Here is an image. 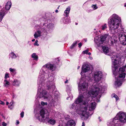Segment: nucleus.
Wrapping results in <instances>:
<instances>
[{
    "label": "nucleus",
    "instance_id": "f3484780",
    "mask_svg": "<svg viewBox=\"0 0 126 126\" xmlns=\"http://www.w3.org/2000/svg\"><path fill=\"white\" fill-rule=\"evenodd\" d=\"M76 124L73 120H70L68 121L67 124V126H75Z\"/></svg>",
    "mask_w": 126,
    "mask_h": 126
},
{
    "label": "nucleus",
    "instance_id": "c9c22d12",
    "mask_svg": "<svg viewBox=\"0 0 126 126\" xmlns=\"http://www.w3.org/2000/svg\"><path fill=\"white\" fill-rule=\"evenodd\" d=\"M88 49H87L85 51H83L82 52V53L83 54H87V53H88Z\"/></svg>",
    "mask_w": 126,
    "mask_h": 126
},
{
    "label": "nucleus",
    "instance_id": "a878e982",
    "mask_svg": "<svg viewBox=\"0 0 126 126\" xmlns=\"http://www.w3.org/2000/svg\"><path fill=\"white\" fill-rule=\"evenodd\" d=\"M107 28V24H105L102 25L101 28L102 30H104L106 29Z\"/></svg>",
    "mask_w": 126,
    "mask_h": 126
},
{
    "label": "nucleus",
    "instance_id": "39448f33",
    "mask_svg": "<svg viewBox=\"0 0 126 126\" xmlns=\"http://www.w3.org/2000/svg\"><path fill=\"white\" fill-rule=\"evenodd\" d=\"M120 123L122 124L126 123V113L119 112L108 125V126H120Z\"/></svg>",
    "mask_w": 126,
    "mask_h": 126
},
{
    "label": "nucleus",
    "instance_id": "ddd939ff",
    "mask_svg": "<svg viewBox=\"0 0 126 126\" xmlns=\"http://www.w3.org/2000/svg\"><path fill=\"white\" fill-rule=\"evenodd\" d=\"M7 13L6 12L4 9H2L0 11V22H1L5 14Z\"/></svg>",
    "mask_w": 126,
    "mask_h": 126
},
{
    "label": "nucleus",
    "instance_id": "8fccbe9b",
    "mask_svg": "<svg viewBox=\"0 0 126 126\" xmlns=\"http://www.w3.org/2000/svg\"><path fill=\"white\" fill-rule=\"evenodd\" d=\"M124 7H126V3L124 4Z\"/></svg>",
    "mask_w": 126,
    "mask_h": 126
},
{
    "label": "nucleus",
    "instance_id": "2f4dec72",
    "mask_svg": "<svg viewBox=\"0 0 126 126\" xmlns=\"http://www.w3.org/2000/svg\"><path fill=\"white\" fill-rule=\"evenodd\" d=\"M64 118L66 120H67L70 118V116L68 115H66L64 116Z\"/></svg>",
    "mask_w": 126,
    "mask_h": 126
},
{
    "label": "nucleus",
    "instance_id": "473e14b6",
    "mask_svg": "<svg viewBox=\"0 0 126 126\" xmlns=\"http://www.w3.org/2000/svg\"><path fill=\"white\" fill-rule=\"evenodd\" d=\"M41 104L42 105L44 106L45 105H47V102H44L42 101L41 102Z\"/></svg>",
    "mask_w": 126,
    "mask_h": 126
},
{
    "label": "nucleus",
    "instance_id": "ea45409f",
    "mask_svg": "<svg viewBox=\"0 0 126 126\" xmlns=\"http://www.w3.org/2000/svg\"><path fill=\"white\" fill-rule=\"evenodd\" d=\"M78 45L79 46V48L81 47L82 46V43H80L78 44Z\"/></svg>",
    "mask_w": 126,
    "mask_h": 126
},
{
    "label": "nucleus",
    "instance_id": "393cba45",
    "mask_svg": "<svg viewBox=\"0 0 126 126\" xmlns=\"http://www.w3.org/2000/svg\"><path fill=\"white\" fill-rule=\"evenodd\" d=\"M14 102L13 101H12L10 103V104L8 106V108L10 110H11L13 109L14 107Z\"/></svg>",
    "mask_w": 126,
    "mask_h": 126
},
{
    "label": "nucleus",
    "instance_id": "72a5a7b5",
    "mask_svg": "<svg viewBox=\"0 0 126 126\" xmlns=\"http://www.w3.org/2000/svg\"><path fill=\"white\" fill-rule=\"evenodd\" d=\"M38 41L37 40H36L35 43H34V46H38L39 45V44L37 43Z\"/></svg>",
    "mask_w": 126,
    "mask_h": 126
},
{
    "label": "nucleus",
    "instance_id": "3c124183",
    "mask_svg": "<svg viewBox=\"0 0 126 126\" xmlns=\"http://www.w3.org/2000/svg\"><path fill=\"white\" fill-rule=\"evenodd\" d=\"M80 67V66H79L77 68L78 69H79Z\"/></svg>",
    "mask_w": 126,
    "mask_h": 126
},
{
    "label": "nucleus",
    "instance_id": "c03bdc74",
    "mask_svg": "<svg viewBox=\"0 0 126 126\" xmlns=\"http://www.w3.org/2000/svg\"><path fill=\"white\" fill-rule=\"evenodd\" d=\"M9 104V103L7 101L6 102V105H8Z\"/></svg>",
    "mask_w": 126,
    "mask_h": 126
},
{
    "label": "nucleus",
    "instance_id": "0eeeda50",
    "mask_svg": "<svg viewBox=\"0 0 126 126\" xmlns=\"http://www.w3.org/2000/svg\"><path fill=\"white\" fill-rule=\"evenodd\" d=\"M88 103L85 104V106L86 107L85 110V114L82 115V118H84V119H87L89 117V116L91 115L93 113V111L95 108L96 104L94 102H91L89 105V110L88 111L87 109Z\"/></svg>",
    "mask_w": 126,
    "mask_h": 126
},
{
    "label": "nucleus",
    "instance_id": "6e6552de",
    "mask_svg": "<svg viewBox=\"0 0 126 126\" xmlns=\"http://www.w3.org/2000/svg\"><path fill=\"white\" fill-rule=\"evenodd\" d=\"M79 105L78 104H76L75 103H73L70 107V109H75L77 113L80 115L82 117V115H84V114H85V110L84 113L83 112V111L81 110H80V106L79 107H78Z\"/></svg>",
    "mask_w": 126,
    "mask_h": 126
},
{
    "label": "nucleus",
    "instance_id": "c85d7f7f",
    "mask_svg": "<svg viewBox=\"0 0 126 126\" xmlns=\"http://www.w3.org/2000/svg\"><path fill=\"white\" fill-rule=\"evenodd\" d=\"M9 70L11 72H12V73H15L16 72V70L12 68H10Z\"/></svg>",
    "mask_w": 126,
    "mask_h": 126
},
{
    "label": "nucleus",
    "instance_id": "864d4df0",
    "mask_svg": "<svg viewBox=\"0 0 126 126\" xmlns=\"http://www.w3.org/2000/svg\"><path fill=\"white\" fill-rule=\"evenodd\" d=\"M58 61H59L60 60H58Z\"/></svg>",
    "mask_w": 126,
    "mask_h": 126
},
{
    "label": "nucleus",
    "instance_id": "a19ab883",
    "mask_svg": "<svg viewBox=\"0 0 126 126\" xmlns=\"http://www.w3.org/2000/svg\"><path fill=\"white\" fill-rule=\"evenodd\" d=\"M81 126H85V123L84 122H83L82 123V125Z\"/></svg>",
    "mask_w": 126,
    "mask_h": 126
},
{
    "label": "nucleus",
    "instance_id": "a18cd8bd",
    "mask_svg": "<svg viewBox=\"0 0 126 126\" xmlns=\"http://www.w3.org/2000/svg\"><path fill=\"white\" fill-rule=\"evenodd\" d=\"M55 12L56 13H57L58 12V10H56Z\"/></svg>",
    "mask_w": 126,
    "mask_h": 126
},
{
    "label": "nucleus",
    "instance_id": "a211bd4d",
    "mask_svg": "<svg viewBox=\"0 0 126 126\" xmlns=\"http://www.w3.org/2000/svg\"><path fill=\"white\" fill-rule=\"evenodd\" d=\"M61 21L64 23L67 24L70 23V20L68 18L64 17L62 19Z\"/></svg>",
    "mask_w": 126,
    "mask_h": 126
},
{
    "label": "nucleus",
    "instance_id": "cd10ccee",
    "mask_svg": "<svg viewBox=\"0 0 126 126\" xmlns=\"http://www.w3.org/2000/svg\"><path fill=\"white\" fill-rule=\"evenodd\" d=\"M112 97L115 98L116 101H117L119 99V97L115 94H113L111 95Z\"/></svg>",
    "mask_w": 126,
    "mask_h": 126
},
{
    "label": "nucleus",
    "instance_id": "09e8293b",
    "mask_svg": "<svg viewBox=\"0 0 126 126\" xmlns=\"http://www.w3.org/2000/svg\"><path fill=\"white\" fill-rule=\"evenodd\" d=\"M100 117H98V118L99 119V121L100 122L101 121V120L100 119Z\"/></svg>",
    "mask_w": 126,
    "mask_h": 126
},
{
    "label": "nucleus",
    "instance_id": "f8f14e48",
    "mask_svg": "<svg viewBox=\"0 0 126 126\" xmlns=\"http://www.w3.org/2000/svg\"><path fill=\"white\" fill-rule=\"evenodd\" d=\"M90 68L89 65L87 64H84L82 66L81 68V71L80 73L81 75L82 76L83 72L86 73L88 71H90V73H92V71L90 70Z\"/></svg>",
    "mask_w": 126,
    "mask_h": 126
},
{
    "label": "nucleus",
    "instance_id": "6e6d98bb",
    "mask_svg": "<svg viewBox=\"0 0 126 126\" xmlns=\"http://www.w3.org/2000/svg\"><path fill=\"white\" fill-rule=\"evenodd\" d=\"M59 7H58V8H59Z\"/></svg>",
    "mask_w": 126,
    "mask_h": 126
},
{
    "label": "nucleus",
    "instance_id": "79ce46f5",
    "mask_svg": "<svg viewBox=\"0 0 126 126\" xmlns=\"http://www.w3.org/2000/svg\"><path fill=\"white\" fill-rule=\"evenodd\" d=\"M68 80H66V81H65V83H68Z\"/></svg>",
    "mask_w": 126,
    "mask_h": 126
},
{
    "label": "nucleus",
    "instance_id": "f257e3e1",
    "mask_svg": "<svg viewBox=\"0 0 126 126\" xmlns=\"http://www.w3.org/2000/svg\"><path fill=\"white\" fill-rule=\"evenodd\" d=\"M102 75V72L101 71L95 72L94 76L95 82L91 87L90 91L86 95L84 93H83L82 94H79L78 97L75 100V103L78 104L80 103H82V105L80 106L79 109L83 111L84 113L85 112L84 110L86 109L85 105L88 103L90 99L91 98V97L94 98L95 99L94 100L97 102H99L101 94L106 89L105 87H102L100 84L101 82V80Z\"/></svg>",
    "mask_w": 126,
    "mask_h": 126
},
{
    "label": "nucleus",
    "instance_id": "aec40b11",
    "mask_svg": "<svg viewBox=\"0 0 126 126\" xmlns=\"http://www.w3.org/2000/svg\"><path fill=\"white\" fill-rule=\"evenodd\" d=\"M10 85V82L6 79H5L3 82V86L7 88L9 87Z\"/></svg>",
    "mask_w": 126,
    "mask_h": 126
},
{
    "label": "nucleus",
    "instance_id": "423d86ee",
    "mask_svg": "<svg viewBox=\"0 0 126 126\" xmlns=\"http://www.w3.org/2000/svg\"><path fill=\"white\" fill-rule=\"evenodd\" d=\"M48 111L46 109H42L41 110L39 113H36L35 116L40 122H44L47 120L48 123L52 125L54 124L55 121L54 119H50L48 120Z\"/></svg>",
    "mask_w": 126,
    "mask_h": 126
},
{
    "label": "nucleus",
    "instance_id": "b1692460",
    "mask_svg": "<svg viewBox=\"0 0 126 126\" xmlns=\"http://www.w3.org/2000/svg\"><path fill=\"white\" fill-rule=\"evenodd\" d=\"M10 57L12 59H15L17 57V56L14 52L11 53L10 54Z\"/></svg>",
    "mask_w": 126,
    "mask_h": 126
},
{
    "label": "nucleus",
    "instance_id": "bb28decb",
    "mask_svg": "<svg viewBox=\"0 0 126 126\" xmlns=\"http://www.w3.org/2000/svg\"><path fill=\"white\" fill-rule=\"evenodd\" d=\"M79 42V41H75L73 43L71 46L70 47V48L71 49H72L76 45L77 43L78 42Z\"/></svg>",
    "mask_w": 126,
    "mask_h": 126
},
{
    "label": "nucleus",
    "instance_id": "58836bf2",
    "mask_svg": "<svg viewBox=\"0 0 126 126\" xmlns=\"http://www.w3.org/2000/svg\"><path fill=\"white\" fill-rule=\"evenodd\" d=\"M0 104L3 105H4L5 104V103L3 102L0 100Z\"/></svg>",
    "mask_w": 126,
    "mask_h": 126
},
{
    "label": "nucleus",
    "instance_id": "4468645a",
    "mask_svg": "<svg viewBox=\"0 0 126 126\" xmlns=\"http://www.w3.org/2000/svg\"><path fill=\"white\" fill-rule=\"evenodd\" d=\"M102 51L105 54L109 55L108 54L110 52V49L108 47L104 46L102 47Z\"/></svg>",
    "mask_w": 126,
    "mask_h": 126
},
{
    "label": "nucleus",
    "instance_id": "dca6fc26",
    "mask_svg": "<svg viewBox=\"0 0 126 126\" xmlns=\"http://www.w3.org/2000/svg\"><path fill=\"white\" fill-rule=\"evenodd\" d=\"M115 36V35L114 34L111 37L110 41L111 44H113L117 41V37H116Z\"/></svg>",
    "mask_w": 126,
    "mask_h": 126
},
{
    "label": "nucleus",
    "instance_id": "7c9ffc66",
    "mask_svg": "<svg viewBox=\"0 0 126 126\" xmlns=\"http://www.w3.org/2000/svg\"><path fill=\"white\" fill-rule=\"evenodd\" d=\"M9 77V74L7 73H6L5 75L4 79H6L7 78H8Z\"/></svg>",
    "mask_w": 126,
    "mask_h": 126
},
{
    "label": "nucleus",
    "instance_id": "f03ea898",
    "mask_svg": "<svg viewBox=\"0 0 126 126\" xmlns=\"http://www.w3.org/2000/svg\"><path fill=\"white\" fill-rule=\"evenodd\" d=\"M55 67L53 64L49 63L44 65L40 71L38 79V85L37 94L36 96L37 97L36 101H38L39 98L43 97L44 99H49L48 106L53 108L54 106L55 103L58 100L57 97L55 96H48L47 91L43 89V87L44 85L47 80L46 76L48 74L49 69L52 71L54 70Z\"/></svg>",
    "mask_w": 126,
    "mask_h": 126
},
{
    "label": "nucleus",
    "instance_id": "5fc2aeb1",
    "mask_svg": "<svg viewBox=\"0 0 126 126\" xmlns=\"http://www.w3.org/2000/svg\"><path fill=\"white\" fill-rule=\"evenodd\" d=\"M76 25H77V23H76Z\"/></svg>",
    "mask_w": 126,
    "mask_h": 126
},
{
    "label": "nucleus",
    "instance_id": "1a4fd4ad",
    "mask_svg": "<svg viewBox=\"0 0 126 126\" xmlns=\"http://www.w3.org/2000/svg\"><path fill=\"white\" fill-rule=\"evenodd\" d=\"M108 35L105 34L101 36L99 39L97 37H95L94 38V41L97 47H100V44L102 43L104 41L106 38L107 37Z\"/></svg>",
    "mask_w": 126,
    "mask_h": 126
},
{
    "label": "nucleus",
    "instance_id": "37998d69",
    "mask_svg": "<svg viewBox=\"0 0 126 126\" xmlns=\"http://www.w3.org/2000/svg\"><path fill=\"white\" fill-rule=\"evenodd\" d=\"M19 123V122L18 121H17L16 123V125H17Z\"/></svg>",
    "mask_w": 126,
    "mask_h": 126
},
{
    "label": "nucleus",
    "instance_id": "4be33fe9",
    "mask_svg": "<svg viewBox=\"0 0 126 126\" xmlns=\"http://www.w3.org/2000/svg\"><path fill=\"white\" fill-rule=\"evenodd\" d=\"M32 57L33 58V60L36 61L37 60L38 57L35 53H33L32 55Z\"/></svg>",
    "mask_w": 126,
    "mask_h": 126
},
{
    "label": "nucleus",
    "instance_id": "49530a36",
    "mask_svg": "<svg viewBox=\"0 0 126 126\" xmlns=\"http://www.w3.org/2000/svg\"><path fill=\"white\" fill-rule=\"evenodd\" d=\"M35 39H32V42H34V41H35Z\"/></svg>",
    "mask_w": 126,
    "mask_h": 126
},
{
    "label": "nucleus",
    "instance_id": "603ef678",
    "mask_svg": "<svg viewBox=\"0 0 126 126\" xmlns=\"http://www.w3.org/2000/svg\"><path fill=\"white\" fill-rule=\"evenodd\" d=\"M14 94H13L12 95V97H13V98H14Z\"/></svg>",
    "mask_w": 126,
    "mask_h": 126
},
{
    "label": "nucleus",
    "instance_id": "9d476101",
    "mask_svg": "<svg viewBox=\"0 0 126 126\" xmlns=\"http://www.w3.org/2000/svg\"><path fill=\"white\" fill-rule=\"evenodd\" d=\"M52 74L48 75V80L50 82L49 85H48L47 86L49 90L50 89L52 90H54L55 88V86L53 81L54 80V77L53 76Z\"/></svg>",
    "mask_w": 126,
    "mask_h": 126
},
{
    "label": "nucleus",
    "instance_id": "de8ad7c7",
    "mask_svg": "<svg viewBox=\"0 0 126 126\" xmlns=\"http://www.w3.org/2000/svg\"><path fill=\"white\" fill-rule=\"evenodd\" d=\"M88 54L89 55H90L91 54V53L90 52H89L88 53Z\"/></svg>",
    "mask_w": 126,
    "mask_h": 126
},
{
    "label": "nucleus",
    "instance_id": "20e7f679",
    "mask_svg": "<svg viewBox=\"0 0 126 126\" xmlns=\"http://www.w3.org/2000/svg\"><path fill=\"white\" fill-rule=\"evenodd\" d=\"M53 27V25L51 23L48 22L47 21H45L44 22L43 20L40 25H39L38 29L34 34V38L37 39L45 34H47L48 33L47 31L52 29Z\"/></svg>",
    "mask_w": 126,
    "mask_h": 126
},
{
    "label": "nucleus",
    "instance_id": "9b49d317",
    "mask_svg": "<svg viewBox=\"0 0 126 126\" xmlns=\"http://www.w3.org/2000/svg\"><path fill=\"white\" fill-rule=\"evenodd\" d=\"M81 81L78 85V89L81 92V90L83 91H86L88 87V83L85 81L81 83Z\"/></svg>",
    "mask_w": 126,
    "mask_h": 126
},
{
    "label": "nucleus",
    "instance_id": "c756f323",
    "mask_svg": "<svg viewBox=\"0 0 126 126\" xmlns=\"http://www.w3.org/2000/svg\"><path fill=\"white\" fill-rule=\"evenodd\" d=\"M91 7L94 10L98 8V7L97 6L96 4L93 5L91 6Z\"/></svg>",
    "mask_w": 126,
    "mask_h": 126
},
{
    "label": "nucleus",
    "instance_id": "f704fd0d",
    "mask_svg": "<svg viewBox=\"0 0 126 126\" xmlns=\"http://www.w3.org/2000/svg\"><path fill=\"white\" fill-rule=\"evenodd\" d=\"M50 111L51 112H52L53 113V114H54V115H55V113H56L55 111H54V110H52L51 109L50 110Z\"/></svg>",
    "mask_w": 126,
    "mask_h": 126
},
{
    "label": "nucleus",
    "instance_id": "4c0bfd02",
    "mask_svg": "<svg viewBox=\"0 0 126 126\" xmlns=\"http://www.w3.org/2000/svg\"><path fill=\"white\" fill-rule=\"evenodd\" d=\"M24 112L23 111L20 114L21 117L22 118L23 117L24 115Z\"/></svg>",
    "mask_w": 126,
    "mask_h": 126
},
{
    "label": "nucleus",
    "instance_id": "e433bc0d",
    "mask_svg": "<svg viewBox=\"0 0 126 126\" xmlns=\"http://www.w3.org/2000/svg\"><path fill=\"white\" fill-rule=\"evenodd\" d=\"M7 124L5 123L4 122H3L2 123V126H7Z\"/></svg>",
    "mask_w": 126,
    "mask_h": 126
},
{
    "label": "nucleus",
    "instance_id": "5701e85b",
    "mask_svg": "<svg viewBox=\"0 0 126 126\" xmlns=\"http://www.w3.org/2000/svg\"><path fill=\"white\" fill-rule=\"evenodd\" d=\"M67 92L69 97L66 98L67 99L70 100H72L73 98V95L70 93H68V91H67Z\"/></svg>",
    "mask_w": 126,
    "mask_h": 126
},
{
    "label": "nucleus",
    "instance_id": "6ab92c4d",
    "mask_svg": "<svg viewBox=\"0 0 126 126\" xmlns=\"http://www.w3.org/2000/svg\"><path fill=\"white\" fill-rule=\"evenodd\" d=\"M11 3L10 1H8L6 4L5 9L6 10H9L10 9L11 6Z\"/></svg>",
    "mask_w": 126,
    "mask_h": 126
},
{
    "label": "nucleus",
    "instance_id": "2eb2a0df",
    "mask_svg": "<svg viewBox=\"0 0 126 126\" xmlns=\"http://www.w3.org/2000/svg\"><path fill=\"white\" fill-rule=\"evenodd\" d=\"M21 81L17 79H14L12 82V85L15 87H18L21 84Z\"/></svg>",
    "mask_w": 126,
    "mask_h": 126
},
{
    "label": "nucleus",
    "instance_id": "7ed1b4c3",
    "mask_svg": "<svg viewBox=\"0 0 126 126\" xmlns=\"http://www.w3.org/2000/svg\"><path fill=\"white\" fill-rule=\"evenodd\" d=\"M121 20L120 18L118 15L114 14L108 19V24L111 33L115 34L118 32V36L119 40L121 44L125 45H126V33L123 32V29L119 31L117 30Z\"/></svg>",
    "mask_w": 126,
    "mask_h": 126
},
{
    "label": "nucleus",
    "instance_id": "412c9836",
    "mask_svg": "<svg viewBox=\"0 0 126 126\" xmlns=\"http://www.w3.org/2000/svg\"><path fill=\"white\" fill-rule=\"evenodd\" d=\"M70 10V7H68L66 8V10L65 11L64 13L65 14L66 16H68V14L69 13Z\"/></svg>",
    "mask_w": 126,
    "mask_h": 126
}]
</instances>
